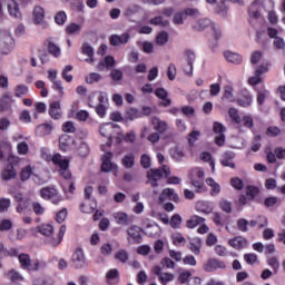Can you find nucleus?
Wrapping results in <instances>:
<instances>
[{
    "label": "nucleus",
    "mask_w": 285,
    "mask_h": 285,
    "mask_svg": "<svg viewBox=\"0 0 285 285\" xmlns=\"http://www.w3.org/2000/svg\"><path fill=\"white\" fill-rule=\"evenodd\" d=\"M21 164V158L10 154L7 158V164L4 168L0 171V178L3 181H12V179H17V169Z\"/></svg>",
    "instance_id": "obj_1"
},
{
    "label": "nucleus",
    "mask_w": 285,
    "mask_h": 285,
    "mask_svg": "<svg viewBox=\"0 0 285 285\" xmlns=\"http://www.w3.org/2000/svg\"><path fill=\"white\" fill-rule=\"evenodd\" d=\"M14 46V38L8 31H0V52L1 55H8Z\"/></svg>",
    "instance_id": "obj_2"
},
{
    "label": "nucleus",
    "mask_w": 285,
    "mask_h": 285,
    "mask_svg": "<svg viewBox=\"0 0 285 285\" xmlns=\"http://www.w3.org/2000/svg\"><path fill=\"white\" fill-rule=\"evenodd\" d=\"M71 266L76 269L86 268L88 262L86 261V254L81 247L76 248L71 257Z\"/></svg>",
    "instance_id": "obj_3"
},
{
    "label": "nucleus",
    "mask_w": 285,
    "mask_h": 285,
    "mask_svg": "<svg viewBox=\"0 0 285 285\" xmlns=\"http://www.w3.org/2000/svg\"><path fill=\"white\" fill-rule=\"evenodd\" d=\"M205 273H215V271H226V263L217 258H208L203 266Z\"/></svg>",
    "instance_id": "obj_4"
},
{
    "label": "nucleus",
    "mask_w": 285,
    "mask_h": 285,
    "mask_svg": "<svg viewBox=\"0 0 285 285\" xmlns=\"http://www.w3.org/2000/svg\"><path fill=\"white\" fill-rule=\"evenodd\" d=\"M196 59L197 56L195 55V51L190 49L185 50V61L187 66L183 67V70L187 77H193V63H195Z\"/></svg>",
    "instance_id": "obj_5"
},
{
    "label": "nucleus",
    "mask_w": 285,
    "mask_h": 285,
    "mask_svg": "<svg viewBox=\"0 0 285 285\" xmlns=\"http://www.w3.org/2000/svg\"><path fill=\"white\" fill-rule=\"evenodd\" d=\"M266 72H268V63L257 67L255 75L248 79L249 86H259L262 83V75H266Z\"/></svg>",
    "instance_id": "obj_6"
},
{
    "label": "nucleus",
    "mask_w": 285,
    "mask_h": 285,
    "mask_svg": "<svg viewBox=\"0 0 285 285\" xmlns=\"http://www.w3.org/2000/svg\"><path fill=\"white\" fill-rule=\"evenodd\" d=\"M168 199L169 202H174L175 204H179V195L175 193L173 188L163 189L160 196L158 197V204H164Z\"/></svg>",
    "instance_id": "obj_7"
},
{
    "label": "nucleus",
    "mask_w": 285,
    "mask_h": 285,
    "mask_svg": "<svg viewBox=\"0 0 285 285\" xmlns=\"http://www.w3.org/2000/svg\"><path fill=\"white\" fill-rule=\"evenodd\" d=\"M130 41V33L125 32L121 36L119 35H111L109 38L110 46L117 48V46H126Z\"/></svg>",
    "instance_id": "obj_8"
},
{
    "label": "nucleus",
    "mask_w": 285,
    "mask_h": 285,
    "mask_svg": "<svg viewBox=\"0 0 285 285\" xmlns=\"http://www.w3.org/2000/svg\"><path fill=\"white\" fill-rule=\"evenodd\" d=\"M112 159V153H106L102 156L101 171L102 173H111V170H117V164L110 161Z\"/></svg>",
    "instance_id": "obj_9"
},
{
    "label": "nucleus",
    "mask_w": 285,
    "mask_h": 285,
    "mask_svg": "<svg viewBox=\"0 0 285 285\" xmlns=\"http://www.w3.org/2000/svg\"><path fill=\"white\" fill-rule=\"evenodd\" d=\"M153 273L154 275H157L160 284L166 285L168 284V282H173V279H175V275L170 274V273H163L161 268L159 266H155L153 268Z\"/></svg>",
    "instance_id": "obj_10"
},
{
    "label": "nucleus",
    "mask_w": 285,
    "mask_h": 285,
    "mask_svg": "<svg viewBox=\"0 0 285 285\" xmlns=\"http://www.w3.org/2000/svg\"><path fill=\"white\" fill-rule=\"evenodd\" d=\"M235 151H225L220 159L222 166H224V168H232L233 170H235L237 166L235 165V163H233Z\"/></svg>",
    "instance_id": "obj_11"
},
{
    "label": "nucleus",
    "mask_w": 285,
    "mask_h": 285,
    "mask_svg": "<svg viewBox=\"0 0 285 285\" xmlns=\"http://www.w3.org/2000/svg\"><path fill=\"white\" fill-rule=\"evenodd\" d=\"M76 140L75 138H72V136L68 135V134H63L62 136L59 137V146H60V150H63L66 153V150H68L71 146H75Z\"/></svg>",
    "instance_id": "obj_12"
},
{
    "label": "nucleus",
    "mask_w": 285,
    "mask_h": 285,
    "mask_svg": "<svg viewBox=\"0 0 285 285\" xmlns=\"http://www.w3.org/2000/svg\"><path fill=\"white\" fill-rule=\"evenodd\" d=\"M62 115L63 112L61 111V104H59V101H53L49 105V117H51V119L59 120Z\"/></svg>",
    "instance_id": "obj_13"
},
{
    "label": "nucleus",
    "mask_w": 285,
    "mask_h": 285,
    "mask_svg": "<svg viewBox=\"0 0 285 285\" xmlns=\"http://www.w3.org/2000/svg\"><path fill=\"white\" fill-rule=\"evenodd\" d=\"M141 227L137 225H132L130 228L127 229V234L131 239H134L135 244H141L142 237H141Z\"/></svg>",
    "instance_id": "obj_14"
},
{
    "label": "nucleus",
    "mask_w": 285,
    "mask_h": 285,
    "mask_svg": "<svg viewBox=\"0 0 285 285\" xmlns=\"http://www.w3.org/2000/svg\"><path fill=\"white\" fill-rule=\"evenodd\" d=\"M151 124L155 130H157V132H159L160 135H166V132L168 131V122L159 119L158 117L151 118Z\"/></svg>",
    "instance_id": "obj_15"
},
{
    "label": "nucleus",
    "mask_w": 285,
    "mask_h": 285,
    "mask_svg": "<svg viewBox=\"0 0 285 285\" xmlns=\"http://www.w3.org/2000/svg\"><path fill=\"white\" fill-rule=\"evenodd\" d=\"M155 95L156 97H158V99H161V106H164L165 108H168V106H170V104H173V100H170V98H168V91H166V89L164 88H157L155 90Z\"/></svg>",
    "instance_id": "obj_16"
},
{
    "label": "nucleus",
    "mask_w": 285,
    "mask_h": 285,
    "mask_svg": "<svg viewBox=\"0 0 285 285\" xmlns=\"http://www.w3.org/2000/svg\"><path fill=\"white\" fill-rule=\"evenodd\" d=\"M253 104V96L250 92L244 90L242 91L240 98L237 99V105L240 106V108H248Z\"/></svg>",
    "instance_id": "obj_17"
},
{
    "label": "nucleus",
    "mask_w": 285,
    "mask_h": 285,
    "mask_svg": "<svg viewBox=\"0 0 285 285\" xmlns=\"http://www.w3.org/2000/svg\"><path fill=\"white\" fill-rule=\"evenodd\" d=\"M117 65V61L115 60V57L112 56H107L105 57L104 61H100L97 66V69L100 71L109 70V68H115V66Z\"/></svg>",
    "instance_id": "obj_18"
},
{
    "label": "nucleus",
    "mask_w": 285,
    "mask_h": 285,
    "mask_svg": "<svg viewBox=\"0 0 285 285\" xmlns=\"http://www.w3.org/2000/svg\"><path fill=\"white\" fill-rule=\"evenodd\" d=\"M9 14L16 19H21V11L19 10V2L17 0H9L7 3Z\"/></svg>",
    "instance_id": "obj_19"
},
{
    "label": "nucleus",
    "mask_w": 285,
    "mask_h": 285,
    "mask_svg": "<svg viewBox=\"0 0 285 285\" xmlns=\"http://www.w3.org/2000/svg\"><path fill=\"white\" fill-rule=\"evenodd\" d=\"M228 244L232 246V248L240 250V248H245V246L248 245V240H246V238L243 236H236L235 238L229 239Z\"/></svg>",
    "instance_id": "obj_20"
},
{
    "label": "nucleus",
    "mask_w": 285,
    "mask_h": 285,
    "mask_svg": "<svg viewBox=\"0 0 285 285\" xmlns=\"http://www.w3.org/2000/svg\"><path fill=\"white\" fill-rule=\"evenodd\" d=\"M52 130H55V127L49 122L38 125L36 128V132L39 137H46V135H50Z\"/></svg>",
    "instance_id": "obj_21"
},
{
    "label": "nucleus",
    "mask_w": 285,
    "mask_h": 285,
    "mask_svg": "<svg viewBox=\"0 0 285 285\" xmlns=\"http://www.w3.org/2000/svg\"><path fill=\"white\" fill-rule=\"evenodd\" d=\"M141 110L135 107H129L125 114V119H127V121H135V119H141Z\"/></svg>",
    "instance_id": "obj_22"
},
{
    "label": "nucleus",
    "mask_w": 285,
    "mask_h": 285,
    "mask_svg": "<svg viewBox=\"0 0 285 285\" xmlns=\"http://www.w3.org/2000/svg\"><path fill=\"white\" fill-rule=\"evenodd\" d=\"M224 57L229 63H235L236 66H239V63H242V56L239 53H235L233 51H225Z\"/></svg>",
    "instance_id": "obj_23"
},
{
    "label": "nucleus",
    "mask_w": 285,
    "mask_h": 285,
    "mask_svg": "<svg viewBox=\"0 0 285 285\" xmlns=\"http://www.w3.org/2000/svg\"><path fill=\"white\" fill-rule=\"evenodd\" d=\"M43 19H46V10L42 7H36L33 9V21L37 26L39 23H43Z\"/></svg>",
    "instance_id": "obj_24"
},
{
    "label": "nucleus",
    "mask_w": 285,
    "mask_h": 285,
    "mask_svg": "<svg viewBox=\"0 0 285 285\" xmlns=\"http://www.w3.org/2000/svg\"><path fill=\"white\" fill-rule=\"evenodd\" d=\"M10 153H12V144L6 140L0 141V161H3V159H6V154L11 155Z\"/></svg>",
    "instance_id": "obj_25"
},
{
    "label": "nucleus",
    "mask_w": 285,
    "mask_h": 285,
    "mask_svg": "<svg viewBox=\"0 0 285 285\" xmlns=\"http://www.w3.org/2000/svg\"><path fill=\"white\" fill-rule=\"evenodd\" d=\"M147 178L159 181V179H164V170L161 168H151L147 171Z\"/></svg>",
    "instance_id": "obj_26"
},
{
    "label": "nucleus",
    "mask_w": 285,
    "mask_h": 285,
    "mask_svg": "<svg viewBox=\"0 0 285 285\" xmlns=\"http://www.w3.org/2000/svg\"><path fill=\"white\" fill-rule=\"evenodd\" d=\"M18 259H19L20 266H21V268H23V271H30L32 261L30 259L29 254H19Z\"/></svg>",
    "instance_id": "obj_27"
},
{
    "label": "nucleus",
    "mask_w": 285,
    "mask_h": 285,
    "mask_svg": "<svg viewBox=\"0 0 285 285\" xmlns=\"http://www.w3.org/2000/svg\"><path fill=\"white\" fill-rule=\"evenodd\" d=\"M248 202H254L255 197L259 195V187L248 185L245 190Z\"/></svg>",
    "instance_id": "obj_28"
},
{
    "label": "nucleus",
    "mask_w": 285,
    "mask_h": 285,
    "mask_svg": "<svg viewBox=\"0 0 285 285\" xmlns=\"http://www.w3.org/2000/svg\"><path fill=\"white\" fill-rule=\"evenodd\" d=\"M121 165L127 169L135 168V154L125 155L121 159Z\"/></svg>",
    "instance_id": "obj_29"
},
{
    "label": "nucleus",
    "mask_w": 285,
    "mask_h": 285,
    "mask_svg": "<svg viewBox=\"0 0 285 285\" xmlns=\"http://www.w3.org/2000/svg\"><path fill=\"white\" fill-rule=\"evenodd\" d=\"M189 249L194 255H199L202 253V240L200 238H193L189 240Z\"/></svg>",
    "instance_id": "obj_30"
},
{
    "label": "nucleus",
    "mask_w": 285,
    "mask_h": 285,
    "mask_svg": "<svg viewBox=\"0 0 285 285\" xmlns=\"http://www.w3.org/2000/svg\"><path fill=\"white\" fill-rule=\"evenodd\" d=\"M38 233L41 235H45V237H52V234L55 233V227L52 225H40L37 227Z\"/></svg>",
    "instance_id": "obj_31"
},
{
    "label": "nucleus",
    "mask_w": 285,
    "mask_h": 285,
    "mask_svg": "<svg viewBox=\"0 0 285 285\" xmlns=\"http://www.w3.org/2000/svg\"><path fill=\"white\" fill-rule=\"evenodd\" d=\"M206 184L212 188V191H210L212 196L219 195V193H222V186L217 181H215V179L207 178Z\"/></svg>",
    "instance_id": "obj_32"
},
{
    "label": "nucleus",
    "mask_w": 285,
    "mask_h": 285,
    "mask_svg": "<svg viewBox=\"0 0 285 285\" xmlns=\"http://www.w3.org/2000/svg\"><path fill=\"white\" fill-rule=\"evenodd\" d=\"M45 43H47V50L49 55H52V57H59V55H61V49L55 45V42L46 40Z\"/></svg>",
    "instance_id": "obj_33"
},
{
    "label": "nucleus",
    "mask_w": 285,
    "mask_h": 285,
    "mask_svg": "<svg viewBox=\"0 0 285 285\" xmlns=\"http://www.w3.org/2000/svg\"><path fill=\"white\" fill-rule=\"evenodd\" d=\"M40 195L42 199H52V197H57V189L50 187H43L40 190Z\"/></svg>",
    "instance_id": "obj_34"
},
{
    "label": "nucleus",
    "mask_w": 285,
    "mask_h": 285,
    "mask_svg": "<svg viewBox=\"0 0 285 285\" xmlns=\"http://www.w3.org/2000/svg\"><path fill=\"white\" fill-rule=\"evenodd\" d=\"M209 26H213V21H210V19L208 18H202L197 21V24L194 26V30H206V28H208Z\"/></svg>",
    "instance_id": "obj_35"
},
{
    "label": "nucleus",
    "mask_w": 285,
    "mask_h": 285,
    "mask_svg": "<svg viewBox=\"0 0 285 285\" xmlns=\"http://www.w3.org/2000/svg\"><path fill=\"white\" fill-rule=\"evenodd\" d=\"M216 14H219L224 19L228 14V8L226 7V0H220V2L215 8Z\"/></svg>",
    "instance_id": "obj_36"
},
{
    "label": "nucleus",
    "mask_w": 285,
    "mask_h": 285,
    "mask_svg": "<svg viewBox=\"0 0 285 285\" xmlns=\"http://www.w3.org/2000/svg\"><path fill=\"white\" fill-rule=\"evenodd\" d=\"M110 285L119 284V271L110 269L106 275Z\"/></svg>",
    "instance_id": "obj_37"
},
{
    "label": "nucleus",
    "mask_w": 285,
    "mask_h": 285,
    "mask_svg": "<svg viewBox=\"0 0 285 285\" xmlns=\"http://www.w3.org/2000/svg\"><path fill=\"white\" fill-rule=\"evenodd\" d=\"M222 99H223V101H230V104L235 102V95H233L232 86L225 87Z\"/></svg>",
    "instance_id": "obj_38"
},
{
    "label": "nucleus",
    "mask_w": 285,
    "mask_h": 285,
    "mask_svg": "<svg viewBox=\"0 0 285 285\" xmlns=\"http://www.w3.org/2000/svg\"><path fill=\"white\" fill-rule=\"evenodd\" d=\"M7 275L10 282H12L13 284H19V282H23V276L14 269L9 271Z\"/></svg>",
    "instance_id": "obj_39"
},
{
    "label": "nucleus",
    "mask_w": 285,
    "mask_h": 285,
    "mask_svg": "<svg viewBox=\"0 0 285 285\" xmlns=\"http://www.w3.org/2000/svg\"><path fill=\"white\" fill-rule=\"evenodd\" d=\"M191 186L195 188V193H206V185L204 184V180H196V179H190Z\"/></svg>",
    "instance_id": "obj_40"
},
{
    "label": "nucleus",
    "mask_w": 285,
    "mask_h": 285,
    "mask_svg": "<svg viewBox=\"0 0 285 285\" xmlns=\"http://www.w3.org/2000/svg\"><path fill=\"white\" fill-rule=\"evenodd\" d=\"M168 39H170V36H168V32L161 31L156 36V43L157 46H166L168 43Z\"/></svg>",
    "instance_id": "obj_41"
},
{
    "label": "nucleus",
    "mask_w": 285,
    "mask_h": 285,
    "mask_svg": "<svg viewBox=\"0 0 285 285\" xmlns=\"http://www.w3.org/2000/svg\"><path fill=\"white\" fill-rule=\"evenodd\" d=\"M115 219H116L117 224L122 225V226H128V224H130L127 214L124 212L117 213L115 215Z\"/></svg>",
    "instance_id": "obj_42"
},
{
    "label": "nucleus",
    "mask_w": 285,
    "mask_h": 285,
    "mask_svg": "<svg viewBox=\"0 0 285 285\" xmlns=\"http://www.w3.org/2000/svg\"><path fill=\"white\" fill-rule=\"evenodd\" d=\"M12 96H4L1 100H0V112H6V110H8V108H10V104H12Z\"/></svg>",
    "instance_id": "obj_43"
},
{
    "label": "nucleus",
    "mask_w": 285,
    "mask_h": 285,
    "mask_svg": "<svg viewBox=\"0 0 285 285\" xmlns=\"http://www.w3.org/2000/svg\"><path fill=\"white\" fill-rule=\"evenodd\" d=\"M170 157L176 161H183L184 157H186V154L179 148L170 149Z\"/></svg>",
    "instance_id": "obj_44"
},
{
    "label": "nucleus",
    "mask_w": 285,
    "mask_h": 285,
    "mask_svg": "<svg viewBox=\"0 0 285 285\" xmlns=\"http://www.w3.org/2000/svg\"><path fill=\"white\" fill-rule=\"evenodd\" d=\"M72 65H67L61 72V77L65 79V81H67V83H71L72 81V75H68V72H72Z\"/></svg>",
    "instance_id": "obj_45"
},
{
    "label": "nucleus",
    "mask_w": 285,
    "mask_h": 285,
    "mask_svg": "<svg viewBox=\"0 0 285 285\" xmlns=\"http://www.w3.org/2000/svg\"><path fill=\"white\" fill-rule=\"evenodd\" d=\"M219 208L223 210V213H227V215H230L233 213V203L222 199L219 202Z\"/></svg>",
    "instance_id": "obj_46"
},
{
    "label": "nucleus",
    "mask_w": 285,
    "mask_h": 285,
    "mask_svg": "<svg viewBox=\"0 0 285 285\" xmlns=\"http://www.w3.org/2000/svg\"><path fill=\"white\" fill-rule=\"evenodd\" d=\"M199 137H202V131H199V130H193L188 135V144H189L190 148H193V146H195V141L199 140Z\"/></svg>",
    "instance_id": "obj_47"
},
{
    "label": "nucleus",
    "mask_w": 285,
    "mask_h": 285,
    "mask_svg": "<svg viewBox=\"0 0 285 285\" xmlns=\"http://www.w3.org/2000/svg\"><path fill=\"white\" fill-rule=\"evenodd\" d=\"M151 26H161L163 28H167L170 24L168 20H164L161 16L155 17L150 19Z\"/></svg>",
    "instance_id": "obj_48"
},
{
    "label": "nucleus",
    "mask_w": 285,
    "mask_h": 285,
    "mask_svg": "<svg viewBox=\"0 0 285 285\" xmlns=\"http://www.w3.org/2000/svg\"><path fill=\"white\" fill-rule=\"evenodd\" d=\"M66 235V225L60 226L59 234H58V242L55 238H51L50 244L51 246H59L61 244L63 236Z\"/></svg>",
    "instance_id": "obj_49"
},
{
    "label": "nucleus",
    "mask_w": 285,
    "mask_h": 285,
    "mask_svg": "<svg viewBox=\"0 0 285 285\" xmlns=\"http://www.w3.org/2000/svg\"><path fill=\"white\" fill-rule=\"evenodd\" d=\"M81 53L86 55L87 57H95V48H92L90 43L85 42L81 46Z\"/></svg>",
    "instance_id": "obj_50"
},
{
    "label": "nucleus",
    "mask_w": 285,
    "mask_h": 285,
    "mask_svg": "<svg viewBox=\"0 0 285 285\" xmlns=\"http://www.w3.org/2000/svg\"><path fill=\"white\" fill-rule=\"evenodd\" d=\"M78 155L80 157H88V155H90V147H88V144L85 141L80 142L78 147Z\"/></svg>",
    "instance_id": "obj_51"
},
{
    "label": "nucleus",
    "mask_w": 285,
    "mask_h": 285,
    "mask_svg": "<svg viewBox=\"0 0 285 285\" xmlns=\"http://www.w3.org/2000/svg\"><path fill=\"white\" fill-rule=\"evenodd\" d=\"M281 203L282 200H279V198L275 196H269L265 198L264 206H266V208H273V206H276V204H281Z\"/></svg>",
    "instance_id": "obj_52"
},
{
    "label": "nucleus",
    "mask_w": 285,
    "mask_h": 285,
    "mask_svg": "<svg viewBox=\"0 0 285 285\" xmlns=\"http://www.w3.org/2000/svg\"><path fill=\"white\" fill-rule=\"evenodd\" d=\"M244 259H245L246 264H249V266H255V264H259L257 254H245Z\"/></svg>",
    "instance_id": "obj_53"
},
{
    "label": "nucleus",
    "mask_w": 285,
    "mask_h": 285,
    "mask_svg": "<svg viewBox=\"0 0 285 285\" xmlns=\"http://www.w3.org/2000/svg\"><path fill=\"white\" fill-rule=\"evenodd\" d=\"M181 216L179 214H174L170 219V226L174 229H177L181 226Z\"/></svg>",
    "instance_id": "obj_54"
},
{
    "label": "nucleus",
    "mask_w": 285,
    "mask_h": 285,
    "mask_svg": "<svg viewBox=\"0 0 285 285\" xmlns=\"http://www.w3.org/2000/svg\"><path fill=\"white\" fill-rule=\"evenodd\" d=\"M62 131L69 132V134H75V132H77V127H75L73 121L68 120L62 125Z\"/></svg>",
    "instance_id": "obj_55"
},
{
    "label": "nucleus",
    "mask_w": 285,
    "mask_h": 285,
    "mask_svg": "<svg viewBox=\"0 0 285 285\" xmlns=\"http://www.w3.org/2000/svg\"><path fill=\"white\" fill-rule=\"evenodd\" d=\"M32 177V167L28 166L21 170L20 179L21 181H28Z\"/></svg>",
    "instance_id": "obj_56"
},
{
    "label": "nucleus",
    "mask_w": 285,
    "mask_h": 285,
    "mask_svg": "<svg viewBox=\"0 0 285 285\" xmlns=\"http://www.w3.org/2000/svg\"><path fill=\"white\" fill-rule=\"evenodd\" d=\"M28 95V86L26 85H18L16 88L14 97L21 98Z\"/></svg>",
    "instance_id": "obj_57"
},
{
    "label": "nucleus",
    "mask_w": 285,
    "mask_h": 285,
    "mask_svg": "<svg viewBox=\"0 0 285 285\" xmlns=\"http://www.w3.org/2000/svg\"><path fill=\"white\" fill-rule=\"evenodd\" d=\"M128 252L126 249L119 250L115 255V259H118V262H121V264H126L128 262Z\"/></svg>",
    "instance_id": "obj_58"
},
{
    "label": "nucleus",
    "mask_w": 285,
    "mask_h": 285,
    "mask_svg": "<svg viewBox=\"0 0 285 285\" xmlns=\"http://www.w3.org/2000/svg\"><path fill=\"white\" fill-rule=\"evenodd\" d=\"M68 19V16L66 14L65 11H59L56 16H55V21L58 26H63V23H66V20Z\"/></svg>",
    "instance_id": "obj_59"
},
{
    "label": "nucleus",
    "mask_w": 285,
    "mask_h": 285,
    "mask_svg": "<svg viewBox=\"0 0 285 285\" xmlns=\"http://www.w3.org/2000/svg\"><path fill=\"white\" fill-rule=\"evenodd\" d=\"M71 10L75 12H83V0H72Z\"/></svg>",
    "instance_id": "obj_60"
},
{
    "label": "nucleus",
    "mask_w": 285,
    "mask_h": 285,
    "mask_svg": "<svg viewBox=\"0 0 285 285\" xmlns=\"http://www.w3.org/2000/svg\"><path fill=\"white\" fill-rule=\"evenodd\" d=\"M237 228L240 233H248V220L245 218H239L237 220Z\"/></svg>",
    "instance_id": "obj_61"
},
{
    "label": "nucleus",
    "mask_w": 285,
    "mask_h": 285,
    "mask_svg": "<svg viewBox=\"0 0 285 285\" xmlns=\"http://www.w3.org/2000/svg\"><path fill=\"white\" fill-rule=\"evenodd\" d=\"M230 184H232L233 188H235L236 190H243V188H244V180H242L238 177L232 178Z\"/></svg>",
    "instance_id": "obj_62"
},
{
    "label": "nucleus",
    "mask_w": 285,
    "mask_h": 285,
    "mask_svg": "<svg viewBox=\"0 0 285 285\" xmlns=\"http://www.w3.org/2000/svg\"><path fill=\"white\" fill-rule=\"evenodd\" d=\"M10 199L9 198H0V213H8V208H10Z\"/></svg>",
    "instance_id": "obj_63"
},
{
    "label": "nucleus",
    "mask_w": 285,
    "mask_h": 285,
    "mask_svg": "<svg viewBox=\"0 0 285 285\" xmlns=\"http://www.w3.org/2000/svg\"><path fill=\"white\" fill-rule=\"evenodd\" d=\"M33 285H55V282L50 278H36Z\"/></svg>",
    "instance_id": "obj_64"
}]
</instances>
